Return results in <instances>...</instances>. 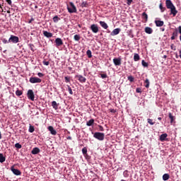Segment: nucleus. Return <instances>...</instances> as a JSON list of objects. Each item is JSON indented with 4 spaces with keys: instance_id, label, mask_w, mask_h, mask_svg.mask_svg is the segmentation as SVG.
<instances>
[{
    "instance_id": "nucleus-1",
    "label": "nucleus",
    "mask_w": 181,
    "mask_h": 181,
    "mask_svg": "<svg viewBox=\"0 0 181 181\" xmlns=\"http://www.w3.org/2000/svg\"><path fill=\"white\" fill-rule=\"evenodd\" d=\"M165 5L168 9H170V14H173V17L176 16L177 14V10L176 7L173 5L171 0H166Z\"/></svg>"
},
{
    "instance_id": "nucleus-2",
    "label": "nucleus",
    "mask_w": 181,
    "mask_h": 181,
    "mask_svg": "<svg viewBox=\"0 0 181 181\" xmlns=\"http://www.w3.org/2000/svg\"><path fill=\"white\" fill-rule=\"evenodd\" d=\"M93 137L95 138L96 139H98L100 141H103L105 139V134L104 133H100V132H96L93 134Z\"/></svg>"
},
{
    "instance_id": "nucleus-3",
    "label": "nucleus",
    "mask_w": 181,
    "mask_h": 181,
    "mask_svg": "<svg viewBox=\"0 0 181 181\" xmlns=\"http://www.w3.org/2000/svg\"><path fill=\"white\" fill-rule=\"evenodd\" d=\"M69 4L71 5V7L67 6L68 12L70 13H76L77 12L76 6L74 4V3L70 2Z\"/></svg>"
},
{
    "instance_id": "nucleus-4",
    "label": "nucleus",
    "mask_w": 181,
    "mask_h": 181,
    "mask_svg": "<svg viewBox=\"0 0 181 181\" xmlns=\"http://www.w3.org/2000/svg\"><path fill=\"white\" fill-rule=\"evenodd\" d=\"M27 98L33 102L35 100V95L33 89H29L27 92Z\"/></svg>"
},
{
    "instance_id": "nucleus-5",
    "label": "nucleus",
    "mask_w": 181,
    "mask_h": 181,
    "mask_svg": "<svg viewBox=\"0 0 181 181\" xmlns=\"http://www.w3.org/2000/svg\"><path fill=\"white\" fill-rule=\"evenodd\" d=\"M30 82L32 84H35L37 83H41L42 82V79H40V78H37V76H32L30 78Z\"/></svg>"
},
{
    "instance_id": "nucleus-6",
    "label": "nucleus",
    "mask_w": 181,
    "mask_h": 181,
    "mask_svg": "<svg viewBox=\"0 0 181 181\" xmlns=\"http://www.w3.org/2000/svg\"><path fill=\"white\" fill-rule=\"evenodd\" d=\"M9 42H13L14 44L19 42V37L15 36V35H11L9 38Z\"/></svg>"
},
{
    "instance_id": "nucleus-7",
    "label": "nucleus",
    "mask_w": 181,
    "mask_h": 181,
    "mask_svg": "<svg viewBox=\"0 0 181 181\" xmlns=\"http://www.w3.org/2000/svg\"><path fill=\"white\" fill-rule=\"evenodd\" d=\"M90 30H92L93 33L97 34L99 31V28L98 24H92L90 25Z\"/></svg>"
},
{
    "instance_id": "nucleus-8",
    "label": "nucleus",
    "mask_w": 181,
    "mask_h": 181,
    "mask_svg": "<svg viewBox=\"0 0 181 181\" xmlns=\"http://www.w3.org/2000/svg\"><path fill=\"white\" fill-rule=\"evenodd\" d=\"M11 170L13 172V175H15L16 176H19V175H22L21 171L18 169H15L14 166L11 167Z\"/></svg>"
},
{
    "instance_id": "nucleus-9",
    "label": "nucleus",
    "mask_w": 181,
    "mask_h": 181,
    "mask_svg": "<svg viewBox=\"0 0 181 181\" xmlns=\"http://www.w3.org/2000/svg\"><path fill=\"white\" fill-rule=\"evenodd\" d=\"M113 64L115 66H120L122 64V59L120 57L114 58L113 59Z\"/></svg>"
},
{
    "instance_id": "nucleus-10",
    "label": "nucleus",
    "mask_w": 181,
    "mask_h": 181,
    "mask_svg": "<svg viewBox=\"0 0 181 181\" xmlns=\"http://www.w3.org/2000/svg\"><path fill=\"white\" fill-rule=\"evenodd\" d=\"M76 78H78V81L81 83H86L87 81L86 78L82 75H76Z\"/></svg>"
},
{
    "instance_id": "nucleus-11",
    "label": "nucleus",
    "mask_w": 181,
    "mask_h": 181,
    "mask_svg": "<svg viewBox=\"0 0 181 181\" xmlns=\"http://www.w3.org/2000/svg\"><path fill=\"white\" fill-rule=\"evenodd\" d=\"M121 31V28H115L110 33V35L114 36L119 34V32Z\"/></svg>"
},
{
    "instance_id": "nucleus-12",
    "label": "nucleus",
    "mask_w": 181,
    "mask_h": 181,
    "mask_svg": "<svg viewBox=\"0 0 181 181\" xmlns=\"http://www.w3.org/2000/svg\"><path fill=\"white\" fill-rule=\"evenodd\" d=\"M55 43H56V47L62 46V45L64 44L63 41H62V40L61 38H57L55 40Z\"/></svg>"
},
{
    "instance_id": "nucleus-13",
    "label": "nucleus",
    "mask_w": 181,
    "mask_h": 181,
    "mask_svg": "<svg viewBox=\"0 0 181 181\" xmlns=\"http://www.w3.org/2000/svg\"><path fill=\"white\" fill-rule=\"evenodd\" d=\"M40 149L37 147H35L33 148L31 153L33 155H37V154L40 153Z\"/></svg>"
},
{
    "instance_id": "nucleus-14",
    "label": "nucleus",
    "mask_w": 181,
    "mask_h": 181,
    "mask_svg": "<svg viewBox=\"0 0 181 181\" xmlns=\"http://www.w3.org/2000/svg\"><path fill=\"white\" fill-rule=\"evenodd\" d=\"M48 129L52 135H56L57 134V131L54 129L52 126H49Z\"/></svg>"
},
{
    "instance_id": "nucleus-15",
    "label": "nucleus",
    "mask_w": 181,
    "mask_h": 181,
    "mask_svg": "<svg viewBox=\"0 0 181 181\" xmlns=\"http://www.w3.org/2000/svg\"><path fill=\"white\" fill-rule=\"evenodd\" d=\"M155 23L157 27H162L164 25V22L160 20H156Z\"/></svg>"
},
{
    "instance_id": "nucleus-16",
    "label": "nucleus",
    "mask_w": 181,
    "mask_h": 181,
    "mask_svg": "<svg viewBox=\"0 0 181 181\" xmlns=\"http://www.w3.org/2000/svg\"><path fill=\"white\" fill-rule=\"evenodd\" d=\"M99 24H100V26H102V27L103 28V29L107 30V29H108V28H109L107 23H106L104 22V21H100V22H99Z\"/></svg>"
},
{
    "instance_id": "nucleus-17",
    "label": "nucleus",
    "mask_w": 181,
    "mask_h": 181,
    "mask_svg": "<svg viewBox=\"0 0 181 181\" xmlns=\"http://www.w3.org/2000/svg\"><path fill=\"white\" fill-rule=\"evenodd\" d=\"M43 35L45 36V37H47V38H51L53 36L52 33H49L45 30H43Z\"/></svg>"
},
{
    "instance_id": "nucleus-18",
    "label": "nucleus",
    "mask_w": 181,
    "mask_h": 181,
    "mask_svg": "<svg viewBox=\"0 0 181 181\" xmlns=\"http://www.w3.org/2000/svg\"><path fill=\"white\" fill-rule=\"evenodd\" d=\"M177 35H178L177 28H175V30H174V32L172 34L171 40H175V37H177Z\"/></svg>"
},
{
    "instance_id": "nucleus-19",
    "label": "nucleus",
    "mask_w": 181,
    "mask_h": 181,
    "mask_svg": "<svg viewBox=\"0 0 181 181\" xmlns=\"http://www.w3.org/2000/svg\"><path fill=\"white\" fill-rule=\"evenodd\" d=\"M145 33L146 34H149V35L152 34L153 33L152 28H151V27H146L145 28Z\"/></svg>"
},
{
    "instance_id": "nucleus-20",
    "label": "nucleus",
    "mask_w": 181,
    "mask_h": 181,
    "mask_svg": "<svg viewBox=\"0 0 181 181\" xmlns=\"http://www.w3.org/2000/svg\"><path fill=\"white\" fill-rule=\"evenodd\" d=\"M167 137H168L167 134H163L160 136V141H166Z\"/></svg>"
},
{
    "instance_id": "nucleus-21",
    "label": "nucleus",
    "mask_w": 181,
    "mask_h": 181,
    "mask_svg": "<svg viewBox=\"0 0 181 181\" xmlns=\"http://www.w3.org/2000/svg\"><path fill=\"white\" fill-rule=\"evenodd\" d=\"M52 106L54 109H55V110H57V109L59 108V104H57L56 101L52 102Z\"/></svg>"
},
{
    "instance_id": "nucleus-22",
    "label": "nucleus",
    "mask_w": 181,
    "mask_h": 181,
    "mask_svg": "<svg viewBox=\"0 0 181 181\" xmlns=\"http://www.w3.org/2000/svg\"><path fill=\"white\" fill-rule=\"evenodd\" d=\"M170 175L169 174H168V173H165V174H164V175H163V180L164 181L168 180L170 179Z\"/></svg>"
},
{
    "instance_id": "nucleus-23",
    "label": "nucleus",
    "mask_w": 181,
    "mask_h": 181,
    "mask_svg": "<svg viewBox=\"0 0 181 181\" xmlns=\"http://www.w3.org/2000/svg\"><path fill=\"white\" fill-rule=\"evenodd\" d=\"M6 160V157L4 156L3 153H0V163H3Z\"/></svg>"
},
{
    "instance_id": "nucleus-24",
    "label": "nucleus",
    "mask_w": 181,
    "mask_h": 181,
    "mask_svg": "<svg viewBox=\"0 0 181 181\" xmlns=\"http://www.w3.org/2000/svg\"><path fill=\"white\" fill-rule=\"evenodd\" d=\"M93 124H94V119H90V120L86 122V125L88 127L93 126Z\"/></svg>"
},
{
    "instance_id": "nucleus-25",
    "label": "nucleus",
    "mask_w": 181,
    "mask_h": 181,
    "mask_svg": "<svg viewBox=\"0 0 181 181\" xmlns=\"http://www.w3.org/2000/svg\"><path fill=\"white\" fill-rule=\"evenodd\" d=\"M88 3L87 1H83L81 4V8H88Z\"/></svg>"
},
{
    "instance_id": "nucleus-26",
    "label": "nucleus",
    "mask_w": 181,
    "mask_h": 181,
    "mask_svg": "<svg viewBox=\"0 0 181 181\" xmlns=\"http://www.w3.org/2000/svg\"><path fill=\"white\" fill-rule=\"evenodd\" d=\"M134 60L135 62H138V61L140 60V56H139V54H136V53L134 54Z\"/></svg>"
},
{
    "instance_id": "nucleus-27",
    "label": "nucleus",
    "mask_w": 181,
    "mask_h": 181,
    "mask_svg": "<svg viewBox=\"0 0 181 181\" xmlns=\"http://www.w3.org/2000/svg\"><path fill=\"white\" fill-rule=\"evenodd\" d=\"M159 8H160V12H165V10H166V7H164L163 6V3H160V6H159Z\"/></svg>"
},
{
    "instance_id": "nucleus-28",
    "label": "nucleus",
    "mask_w": 181,
    "mask_h": 181,
    "mask_svg": "<svg viewBox=\"0 0 181 181\" xmlns=\"http://www.w3.org/2000/svg\"><path fill=\"white\" fill-rule=\"evenodd\" d=\"M142 18H144V19L146 20V22H147L148 20V14H147L146 13L144 12V13H142Z\"/></svg>"
},
{
    "instance_id": "nucleus-29",
    "label": "nucleus",
    "mask_w": 181,
    "mask_h": 181,
    "mask_svg": "<svg viewBox=\"0 0 181 181\" xmlns=\"http://www.w3.org/2000/svg\"><path fill=\"white\" fill-rule=\"evenodd\" d=\"M86 54L88 57V59H91L92 56V52L90 49H88L86 52Z\"/></svg>"
},
{
    "instance_id": "nucleus-30",
    "label": "nucleus",
    "mask_w": 181,
    "mask_h": 181,
    "mask_svg": "<svg viewBox=\"0 0 181 181\" xmlns=\"http://www.w3.org/2000/svg\"><path fill=\"white\" fill-rule=\"evenodd\" d=\"M147 122L148 123L150 124V125H154L156 124L155 122H153V119H151V118H148L147 119Z\"/></svg>"
},
{
    "instance_id": "nucleus-31",
    "label": "nucleus",
    "mask_w": 181,
    "mask_h": 181,
    "mask_svg": "<svg viewBox=\"0 0 181 181\" xmlns=\"http://www.w3.org/2000/svg\"><path fill=\"white\" fill-rule=\"evenodd\" d=\"M61 18L58 17V16H55L53 18H52V21L54 22V23H57L59 22V21H60Z\"/></svg>"
},
{
    "instance_id": "nucleus-32",
    "label": "nucleus",
    "mask_w": 181,
    "mask_h": 181,
    "mask_svg": "<svg viewBox=\"0 0 181 181\" xmlns=\"http://www.w3.org/2000/svg\"><path fill=\"white\" fill-rule=\"evenodd\" d=\"M87 147H84L83 148H82V153L86 156H88V153H87Z\"/></svg>"
},
{
    "instance_id": "nucleus-33",
    "label": "nucleus",
    "mask_w": 181,
    "mask_h": 181,
    "mask_svg": "<svg viewBox=\"0 0 181 181\" xmlns=\"http://www.w3.org/2000/svg\"><path fill=\"white\" fill-rule=\"evenodd\" d=\"M168 117L170 119L171 124H173V121L175 120V117L173 116L172 113H169Z\"/></svg>"
},
{
    "instance_id": "nucleus-34",
    "label": "nucleus",
    "mask_w": 181,
    "mask_h": 181,
    "mask_svg": "<svg viewBox=\"0 0 181 181\" xmlns=\"http://www.w3.org/2000/svg\"><path fill=\"white\" fill-rule=\"evenodd\" d=\"M28 131H29L30 133H33L34 131H35L34 127L32 126L31 124H30Z\"/></svg>"
},
{
    "instance_id": "nucleus-35",
    "label": "nucleus",
    "mask_w": 181,
    "mask_h": 181,
    "mask_svg": "<svg viewBox=\"0 0 181 181\" xmlns=\"http://www.w3.org/2000/svg\"><path fill=\"white\" fill-rule=\"evenodd\" d=\"M16 95L17 96H21V95H23V91H22V90H19V89H18V90H16Z\"/></svg>"
},
{
    "instance_id": "nucleus-36",
    "label": "nucleus",
    "mask_w": 181,
    "mask_h": 181,
    "mask_svg": "<svg viewBox=\"0 0 181 181\" xmlns=\"http://www.w3.org/2000/svg\"><path fill=\"white\" fill-rule=\"evenodd\" d=\"M81 37L79 35H76L74 36V40H75L76 42H78V40H80Z\"/></svg>"
},
{
    "instance_id": "nucleus-37",
    "label": "nucleus",
    "mask_w": 181,
    "mask_h": 181,
    "mask_svg": "<svg viewBox=\"0 0 181 181\" xmlns=\"http://www.w3.org/2000/svg\"><path fill=\"white\" fill-rule=\"evenodd\" d=\"M145 83H146V85H145L146 88H148L149 85H150L149 80L148 78H146L145 81Z\"/></svg>"
},
{
    "instance_id": "nucleus-38",
    "label": "nucleus",
    "mask_w": 181,
    "mask_h": 181,
    "mask_svg": "<svg viewBox=\"0 0 181 181\" xmlns=\"http://www.w3.org/2000/svg\"><path fill=\"white\" fill-rule=\"evenodd\" d=\"M141 64L144 67H148V63L146 62L144 60H142Z\"/></svg>"
},
{
    "instance_id": "nucleus-39",
    "label": "nucleus",
    "mask_w": 181,
    "mask_h": 181,
    "mask_svg": "<svg viewBox=\"0 0 181 181\" xmlns=\"http://www.w3.org/2000/svg\"><path fill=\"white\" fill-rule=\"evenodd\" d=\"M67 88H68V91L71 95H73V90L72 88L69 86V85H66Z\"/></svg>"
},
{
    "instance_id": "nucleus-40",
    "label": "nucleus",
    "mask_w": 181,
    "mask_h": 181,
    "mask_svg": "<svg viewBox=\"0 0 181 181\" xmlns=\"http://www.w3.org/2000/svg\"><path fill=\"white\" fill-rule=\"evenodd\" d=\"M128 81H129L130 82H134V78L133 76H128Z\"/></svg>"
},
{
    "instance_id": "nucleus-41",
    "label": "nucleus",
    "mask_w": 181,
    "mask_h": 181,
    "mask_svg": "<svg viewBox=\"0 0 181 181\" xmlns=\"http://www.w3.org/2000/svg\"><path fill=\"white\" fill-rule=\"evenodd\" d=\"M15 147L17 148V149H21L22 145L20 144L19 143H16V144H15Z\"/></svg>"
},
{
    "instance_id": "nucleus-42",
    "label": "nucleus",
    "mask_w": 181,
    "mask_h": 181,
    "mask_svg": "<svg viewBox=\"0 0 181 181\" xmlns=\"http://www.w3.org/2000/svg\"><path fill=\"white\" fill-rule=\"evenodd\" d=\"M64 78H65V81H66V83H69V82H70V80H71L70 76H65Z\"/></svg>"
},
{
    "instance_id": "nucleus-43",
    "label": "nucleus",
    "mask_w": 181,
    "mask_h": 181,
    "mask_svg": "<svg viewBox=\"0 0 181 181\" xmlns=\"http://www.w3.org/2000/svg\"><path fill=\"white\" fill-rule=\"evenodd\" d=\"M170 47H171V49L173 51H176L177 49L176 46L174 44H171Z\"/></svg>"
},
{
    "instance_id": "nucleus-44",
    "label": "nucleus",
    "mask_w": 181,
    "mask_h": 181,
    "mask_svg": "<svg viewBox=\"0 0 181 181\" xmlns=\"http://www.w3.org/2000/svg\"><path fill=\"white\" fill-rule=\"evenodd\" d=\"M136 93H142L141 88H136Z\"/></svg>"
},
{
    "instance_id": "nucleus-45",
    "label": "nucleus",
    "mask_w": 181,
    "mask_h": 181,
    "mask_svg": "<svg viewBox=\"0 0 181 181\" xmlns=\"http://www.w3.org/2000/svg\"><path fill=\"white\" fill-rule=\"evenodd\" d=\"M101 78H107V75L106 74H100Z\"/></svg>"
},
{
    "instance_id": "nucleus-46",
    "label": "nucleus",
    "mask_w": 181,
    "mask_h": 181,
    "mask_svg": "<svg viewBox=\"0 0 181 181\" xmlns=\"http://www.w3.org/2000/svg\"><path fill=\"white\" fill-rule=\"evenodd\" d=\"M29 47H30V50H31L32 52H34V49H33L34 45H33V44H30V45H29Z\"/></svg>"
},
{
    "instance_id": "nucleus-47",
    "label": "nucleus",
    "mask_w": 181,
    "mask_h": 181,
    "mask_svg": "<svg viewBox=\"0 0 181 181\" xmlns=\"http://www.w3.org/2000/svg\"><path fill=\"white\" fill-rule=\"evenodd\" d=\"M42 64L44 65L48 66V65H49V62H47V61L45 60V61L42 62Z\"/></svg>"
},
{
    "instance_id": "nucleus-48",
    "label": "nucleus",
    "mask_w": 181,
    "mask_h": 181,
    "mask_svg": "<svg viewBox=\"0 0 181 181\" xmlns=\"http://www.w3.org/2000/svg\"><path fill=\"white\" fill-rule=\"evenodd\" d=\"M37 75H38V76L40 77V78L45 76L44 74H42V72H38V74H37Z\"/></svg>"
},
{
    "instance_id": "nucleus-49",
    "label": "nucleus",
    "mask_w": 181,
    "mask_h": 181,
    "mask_svg": "<svg viewBox=\"0 0 181 181\" xmlns=\"http://www.w3.org/2000/svg\"><path fill=\"white\" fill-rule=\"evenodd\" d=\"M2 42L4 43V44H7V43L9 42V40H8H8L4 39V40H2Z\"/></svg>"
},
{
    "instance_id": "nucleus-50",
    "label": "nucleus",
    "mask_w": 181,
    "mask_h": 181,
    "mask_svg": "<svg viewBox=\"0 0 181 181\" xmlns=\"http://www.w3.org/2000/svg\"><path fill=\"white\" fill-rule=\"evenodd\" d=\"M99 130L100 131H105L104 127L101 125H99Z\"/></svg>"
},
{
    "instance_id": "nucleus-51",
    "label": "nucleus",
    "mask_w": 181,
    "mask_h": 181,
    "mask_svg": "<svg viewBox=\"0 0 181 181\" xmlns=\"http://www.w3.org/2000/svg\"><path fill=\"white\" fill-rule=\"evenodd\" d=\"M110 112L112 113H116V110L115 109H110Z\"/></svg>"
},
{
    "instance_id": "nucleus-52",
    "label": "nucleus",
    "mask_w": 181,
    "mask_h": 181,
    "mask_svg": "<svg viewBox=\"0 0 181 181\" xmlns=\"http://www.w3.org/2000/svg\"><path fill=\"white\" fill-rule=\"evenodd\" d=\"M6 2H7L9 5H12V0H6Z\"/></svg>"
},
{
    "instance_id": "nucleus-53",
    "label": "nucleus",
    "mask_w": 181,
    "mask_h": 181,
    "mask_svg": "<svg viewBox=\"0 0 181 181\" xmlns=\"http://www.w3.org/2000/svg\"><path fill=\"white\" fill-rule=\"evenodd\" d=\"M133 0H127V4L128 5H131V4L132 3Z\"/></svg>"
},
{
    "instance_id": "nucleus-54",
    "label": "nucleus",
    "mask_w": 181,
    "mask_h": 181,
    "mask_svg": "<svg viewBox=\"0 0 181 181\" xmlns=\"http://www.w3.org/2000/svg\"><path fill=\"white\" fill-rule=\"evenodd\" d=\"M34 21L35 19L33 18H31V19L28 21V23H31Z\"/></svg>"
},
{
    "instance_id": "nucleus-55",
    "label": "nucleus",
    "mask_w": 181,
    "mask_h": 181,
    "mask_svg": "<svg viewBox=\"0 0 181 181\" xmlns=\"http://www.w3.org/2000/svg\"><path fill=\"white\" fill-rule=\"evenodd\" d=\"M178 32H179V33H180V35H181V26H179V27H178Z\"/></svg>"
},
{
    "instance_id": "nucleus-56",
    "label": "nucleus",
    "mask_w": 181,
    "mask_h": 181,
    "mask_svg": "<svg viewBox=\"0 0 181 181\" xmlns=\"http://www.w3.org/2000/svg\"><path fill=\"white\" fill-rule=\"evenodd\" d=\"M66 139L71 140L72 139V137H71V136H69L68 137H66Z\"/></svg>"
},
{
    "instance_id": "nucleus-57",
    "label": "nucleus",
    "mask_w": 181,
    "mask_h": 181,
    "mask_svg": "<svg viewBox=\"0 0 181 181\" xmlns=\"http://www.w3.org/2000/svg\"><path fill=\"white\" fill-rule=\"evenodd\" d=\"M179 57H180V59H181V49L179 50Z\"/></svg>"
},
{
    "instance_id": "nucleus-58",
    "label": "nucleus",
    "mask_w": 181,
    "mask_h": 181,
    "mask_svg": "<svg viewBox=\"0 0 181 181\" xmlns=\"http://www.w3.org/2000/svg\"><path fill=\"white\" fill-rule=\"evenodd\" d=\"M163 59H167V56L165 54V55L163 57Z\"/></svg>"
},
{
    "instance_id": "nucleus-59",
    "label": "nucleus",
    "mask_w": 181,
    "mask_h": 181,
    "mask_svg": "<svg viewBox=\"0 0 181 181\" xmlns=\"http://www.w3.org/2000/svg\"><path fill=\"white\" fill-rule=\"evenodd\" d=\"M2 139V134H1V131H0V139Z\"/></svg>"
},
{
    "instance_id": "nucleus-60",
    "label": "nucleus",
    "mask_w": 181,
    "mask_h": 181,
    "mask_svg": "<svg viewBox=\"0 0 181 181\" xmlns=\"http://www.w3.org/2000/svg\"><path fill=\"white\" fill-rule=\"evenodd\" d=\"M176 59H178L179 56L177 54H175Z\"/></svg>"
},
{
    "instance_id": "nucleus-61",
    "label": "nucleus",
    "mask_w": 181,
    "mask_h": 181,
    "mask_svg": "<svg viewBox=\"0 0 181 181\" xmlns=\"http://www.w3.org/2000/svg\"><path fill=\"white\" fill-rule=\"evenodd\" d=\"M158 119L161 121L162 120V117H158Z\"/></svg>"
},
{
    "instance_id": "nucleus-62",
    "label": "nucleus",
    "mask_w": 181,
    "mask_h": 181,
    "mask_svg": "<svg viewBox=\"0 0 181 181\" xmlns=\"http://www.w3.org/2000/svg\"><path fill=\"white\" fill-rule=\"evenodd\" d=\"M161 30L162 31H165V28H161Z\"/></svg>"
},
{
    "instance_id": "nucleus-63",
    "label": "nucleus",
    "mask_w": 181,
    "mask_h": 181,
    "mask_svg": "<svg viewBox=\"0 0 181 181\" xmlns=\"http://www.w3.org/2000/svg\"><path fill=\"white\" fill-rule=\"evenodd\" d=\"M38 8V6H35V8Z\"/></svg>"
},
{
    "instance_id": "nucleus-64",
    "label": "nucleus",
    "mask_w": 181,
    "mask_h": 181,
    "mask_svg": "<svg viewBox=\"0 0 181 181\" xmlns=\"http://www.w3.org/2000/svg\"><path fill=\"white\" fill-rule=\"evenodd\" d=\"M180 41H181V35H180Z\"/></svg>"
}]
</instances>
